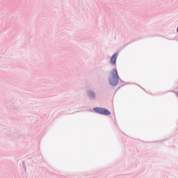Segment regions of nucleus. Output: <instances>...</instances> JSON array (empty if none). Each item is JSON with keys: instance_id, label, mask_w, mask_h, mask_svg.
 Returning <instances> with one entry per match:
<instances>
[{"instance_id": "obj_2", "label": "nucleus", "mask_w": 178, "mask_h": 178, "mask_svg": "<svg viewBox=\"0 0 178 178\" xmlns=\"http://www.w3.org/2000/svg\"><path fill=\"white\" fill-rule=\"evenodd\" d=\"M94 111L95 112H97V113H100V115H106L107 116H109V115H111V111H108L106 108H95Z\"/></svg>"}, {"instance_id": "obj_4", "label": "nucleus", "mask_w": 178, "mask_h": 178, "mask_svg": "<svg viewBox=\"0 0 178 178\" xmlns=\"http://www.w3.org/2000/svg\"><path fill=\"white\" fill-rule=\"evenodd\" d=\"M89 97L90 98H95V93L92 91L89 92Z\"/></svg>"}, {"instance_id": "obj_1", "label": "nucleus", "mask_w": 178, "mask_h": 178, "mask_svg": "<svg viewBox=\"0 0 178 178\" xmlns=\"http://www.w3.org/2000/svg\"><path fill=\"white\" fill-rule=\"evenodd\" d=\"M109 81L111 86H118V83H119V74H118V70H116V69L112 70Z\"/></svg>"}, {"instance_id": "obj_3", "label": "nucleus", "mask_w": 178, "mask_h": 178, "mask_svg": "<svg viewBox=\"0 0 178 178\" xmlns=\"http://www.w3.org/2000/svg\"><path fill=\"white\" fill-rule=\"evenodd\" d=\"M116 59H118V54H115L111 58V65H116Z\"/></svg>"}]
</instances>
